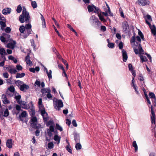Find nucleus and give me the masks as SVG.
Here are the masks:
<instances>
[{
    "label": "nucleus",
    "instance_id": "nucleus-20",
    "mask_svg": "<svg viewBox=\"0 0 156 156\" xmlns=\"http://www.w3.org/2000/svg\"><path fill=\"white\" fill-rule=\"evenodd\" d=\"M19 30L20 32L22 34H26V30L24 26H21L19 28Z\"/></svg>",
    "mask_w": 156,
    "mask_h": 156
},
{
    "label": "nucleus",
    "instance_id": "nucleus-8",
    "mask_svg": "<svg viewBox=\"0 0 156 156\" xmlns=\"http://www.w3.org/2000/svg\"><path fill=\"white\" fill-rule=\"evenodd\" d=\"M16 44V42L15 41L12 40V42L8 43L7 44V47L8 48L13 49Z\"/></svg>",
    "mask_w": 156,
    "mask_h": 156
},
{
    "label": "nucleus",
    "instance_id": "nucleus-32",
    "mask_svg": "<svg viewBox=\"0 0 156 156\" xmlns=\"http://www.w3.org/2000/svg\"><path fill=\"white\" fill-rule=\"evenodd\" d=\"M2 35L5 37V39H6L7 41H9L10 40V36L9 34L3 33L2 34Z\"/></svg>",
    "mask_w": 156,
    "mask_h": 156
},
{
    "label": "nucleus",
    "instance_id": "nucleus-13",
    "mask_svg": "<svg viewBox=\"0 0 156 156\" xmlns=\"http://www.w3.org/2000/svg\"><path fill=\"white\" fill-rule=\"evenodd\" d=\"M20 90L22 91H24L25 89L27 90L29 88L28 85H26V84L23 83L22 84L20 87H19Z\"/></svg>",
    "mask_w": 156,
    "mask_h": 156
},
{
    "label": "nucleus",
    "instance_id": "nucleus-15",
    "mask_svg": "<svg viewBox=\"0 0 156 156\" xmlns=\"http://www.w3.org/2000/svg\"><path fill=\"white\" fill-rule=\"evenodd\" d=\"M25 60L26 63L30 66L32 64V62L30 60V57L29 54H27L25 57Z\"/></svg>",
    "mask_w": 156,
    "mask_h": 156
},
{
    "label": "nucleus",
    "instance_id": "nucleus-52",
    "mask_svg": "<svg viewBox=\"0 0 156 156\" xmlns=\"http://www.w3.org/2000/svg\"><path fill=\"white\" fill-rule=\"evenodd\" d=\"M138 79L140 81H144V78L143 77L142 75L141 74H140L139 76L138 77Z\"/></svg>",
    "mask_w": 156,
    "mask_h": 156
},
{
    "label": "nucleus",
    "instance_id": "nucleus-27",
    "mask_svg": "<svg viewBox=\"0 0 156 156\" xmlns=\"http://www.w3.org/2000/svg\"><path fill=\"white\" fill-rule=\"evenodd\" d=\"M140 57L141 60V62L143 63L144 62H146L147 61L148 59L146 56L141 55H140Z\"/></svg>",
    "mask_w": 156,
    "mask_h": 156
},
{
    "label": "nucleus",
    "instance_id": "nucleus-60",
    "mask_svg": "<svg viewBox=\"0 0 156 156\" xmlns=\"http://www.w3.org/2000/svg\"><path fill=\"white\" fill-rule=\"evenodd\" d=\"M135 35H134L131 38L130 40V42L131 43H135Z\"/></svg>",
    "mask_w": 156,
    "mask_h": 156
},
{
    "label": "nucleus",
    "instance_id": "nucleus-25",
    "mask_svg": "<svg viewBox=\"0 0 156 156\" xmlns=\"http://www.w3.org/2000/svg\"><path fill=\"white\" fill-rule=\"evenodd\" d=\"M74 138L76 142H78L80 141L79 136L77 133L74 134Z\"/></svg>",
    "mask_w": 156,
    "mask_h": 156
},
{
    "label": "nucleus",
    "instance_id": "nucleus-54",
    "mask_svg": "<svg viewBox=\"0 0 156 156\" xmlns=\"http://www.w3.org/2000/svg\"><path fill=\"white\" fill-rule=\"evenodd\" d=\"M5 51L4 49L3 48H1L0 49V54L1 55H3L5 54Z\"/></svg>",
    "mask_w": 156,
    "mask_h": 156
},
{
    "label": "nucleus",
    "instance_id": "nucleus-1",
    "mask_svg": "<svg viewBox=\"0 0 156 156\" xmlns=\"http://www.w3.org/2000/svg\"><path fill=\"white\" fill-rule=\"evenodd\" d=\"M19 20L20 22L22 23H24L25 22L26 23H30V17L29 14L27 11L25 7L23 8L22 13L20 16Z\"/></svg>",
    "mask_w": 156,
    "mask_h": 156
},
{
    "label": "nucleus",
    "instance_id": "nucleus-7",
    "mask_svg": "<svg viewBox=\"0 0 156 156\" xmlns=\"http://www.w3.org/2000/svg\"><path fill=\"white\" fill-rule=\"evenodd\" d=\"M47 134L50 138L52 136V133L54 132V127L52 126H50L49 128L47 130Z\"/></svg>",
    "mask_w": 156,
    "mask_h": 156
},
{
    "label": "nucleus",
    "instance_id": "nucleus-59",
    "mask_svg": "<svg viewBox=\"0 0 156 156\" xmlns=\"http://www.w3.org/2000/svg\"><path fill=\"white\" fill-rule=\"evenodd\" d=\"M16 69L18 70H21L23 69L22 67L20 65H18L16 66Z\"/></svg>",
    "mask_w": 156,
    "mask_h": 156
},
{
    "label": "nucleus",
    "instance_id": "nucleus-4",
    "mask_svg": "<svg viewBox=\"0 0 156 156\" xmlns=\"http://www.w3.org/2000/svg\"><path fill=\"white\" fill-rule=\"evenodd\" d=\"M90 20L92 24H95L98 27L100 26L101 24L98 18L94 15L91 16L90 19Z\"/></svg>",
    "mask_w": 156,
    "mask_h": 156
},
{
    "label": "nucleus",
    "instance_id": "nucleus-45",
    "mask_svg": "<svg viewBox=\"0 0 156 156\" xmlns=\"http://www.w3.org/2000/svg\"><path fill=\"white\" fill-rule=\"evenodd\" d=\"M22 10V8L20 5L17 6L16 11L18 13H20Z\"/></svg>",
    "mask_w": 156,
    "mask_h": 156
},
{
    "label": "nucleus",
    "instance_id": "nucleus-35",
    "mask_svg": "<svg viewBox=\"0 0 156 156\" xmlns=\"http://www.w3.org/2000/svg\"><path fill=\"white\" fill-rule=\"evenodd\" d=\"M149 95L150 97V98L152 99L156 98L155 95L153 92H149Z\"/></svg>",
    "mask_w": 156,
    "mask_h": 156
},
{
    "label": "nucleus",
    "instance_id": "nucleus-23",
    "mask_svg": "<svg viewBox=\"0 0 156 156\" xmlns=\"http://www.w3.org/2000/svg\"><path fill=\"white\" fill-rule=\"evenodd\" d=\"M47 126H52L54 127L55 124L54 122L52 120H50L46 124Z\"/></svg>",
    "mask_w": 156,
    "mask_h": 156
},
{
    "label": "nucleus",
    "instance_id": "nucleus-53",
    "mask_svg": "<svg viewBox=\"0 0 156 156\" xmlns=\"http://www.w3.org/2000/svg\"><path fill=\"white\" fill-rule=\"evenodd\" d=\"M22 117H26L27 115V113L26 111H23L20 115Z\"/></svg>",
    "mask_w": 156,
    "mask_h": 156
},
{
    "label": "nucleus",
    "instance_id": "nucleus-55",
    "mask_svg": "<svg viewBox=\"0 0 156 156\" xmlns=\"http://www.w3.org/2000/svg\"><path fill=\"white\" fill-rule=\"evenodd\" d=\"M0 40L2 42H5L6 41V39L3 35L0 36Z\"/></svg>",
    "mask_w": 156,
    "mask_h": 156
},
{
    "label": "nucleus",
    "instance_id": "nucleus-43",
    "mask_svg": "<svg viewBox=\"0 0 156 156\" xmlns=\"http://www.w3.org/2000/svg\"><path fill=\"white\" fill-rule=\"evenodd\" d=\"M54 145L53 142H50L48 144V147L49 149H51L54 147Z\"/></svg>",
    "mask_w": 156,
    "mask_h": 156
},
{
    "label": "nucleus",
    "instance_id": "nucleus-44",
    "mask_svg": "<svg viewBox=\"0 0 156 156\" xmlns=\"http://www.w3.org/2000/svg\"><path fill=\"white\" fill-rule=\"evenodd\" d=\"M31 5L34 9H35L37 7V5L35 1L31 2Z\"/></svg>",
    "mask_w": 156,
    "mask_h": 156
},
{
    "label": "nucleus",
    "instance_id": "nucleus-42",
    "mask_svg": "<svg viewBox=\"0 0 156 156\" xmlns=\"http://www.w3.org/2000/svg\"><path fill=\"white\" fill-rule=\"evenodd\" d=\"M62 61L64 64L66 66L67 69H68L69 65L67 61L62 58Z\"/></svg>",
    "mask_w": 156,
    "mask_h": 156
},
{
    "label": "nucleus",
    "instance_id": "nucleus-29",
    "mask_svg": "<svg viewBox=\"0 0 156 156\" xmlns=\"http://www.w3.org/2000/svg\"><path fill=\"white\" fill-rule=\"evenodd\" d=\"M98 16L101 21L103 22H106V20L104 19V17L101 15V13H98Z\"/></svg>",
    "mask_w": 156,
    "mask_h": 156
},
{
    "label": "nucleus",
    "instance_id": "nucleus-40",
    "mask_svg": "<svg viewBox=\"0 0 156 156\" xmlns=\"http://www.w3.org/2000/svg\"><path fill=\"white\" fill-rule=\"evenodd\" d=\"M75 147L77 150H80L82 147V146L80 143H77L75 145Z\"/></svg>",
    "mask_w": 156,
    "mask_h": 156
},
{
    "label": "nucleus",
    "instance_id": "nucleus-64",
    "mask_svg": "<svg viewBox=\"0 0 156 156\" xmlns=\"http://www.w3.org/2000/svg\"><path fill=\"white\" fill-rule=\"evenodd\" d=\"M72 123L73 126L75 127H77V124L76 123V121L74 119L73 120L72 122Z\"/></svg>",
    "mask_w": 156,
    "mask_h": 156
},
{
    "label": "nucleus",
    "instance_id": "nucleus-31",
    "mask_svg": "<svg viewBox=\"0 0 156 156\" xmlns=\"http://www.w3.org/2000/svg\"><path fill=\"white\" fill-rule=\"evenodd\" d=\"M94 5H89L87 6V9L89 12H90L93 11L94 10Z\"/></svg>",
    "mask_w": 156,
    "mask_h": 156
},
{
    "label": "nucleus",
    "instance_id": "nucleus-5",
    "mask_svg": "<svg viewBox=\"0 0 156 156\" xmlns=\"http://www.w3.org/2000/svg\"><path fill=\"white\" fill-rule=\"evenodd\" d=\"M54 106L56 109L59 110L61 108L63 107V104L61 100H58L57 101H55L54 103Z\"/></svg>",
    "mask_w": 156,
    "mask_h": 156
},
{
    "label": "nucleus",
    "instance_id": "nucleus-39",
    "mask_svg": "<svg viewBox=\"0 0 156 156\" xmlns=\"http://www.w3.org/2000/svg\"><path fill=\"white\" fill-rule=\"evenodd\" d=\"M4 114L3 115V116L5 117H7L9 115V112L8 109L7 108H6V109L4 111Z\"/></svg>",
    "mask_w": 156,
    "mask_h": 156
},
{
    "label": "nucleus",
    "instance_id": "nucleus-2",
    "mask_svg": "<svg viewBox=\"0 0 156 156\" xmlns=\"http://www.w3.org/2000/svg\"><path fill=\"white\" fill-rule=\"evenodd\" d=\"M25 25V28L26 30V34H23L21 35L24 38H26L30 34H31L32 31L31 27L32 26L30 23Z\"/></svg>",
    "mask_w": 156,
    "mask_h": 156
},
{
    "label": "nucleus",
    "instance_id": "nucleus-3",
    "mask_svg": "<svg viewBox=\"0 0 156 156\" xmlns=\"http://www.w3.org/2000/svg\"><path fill=\"white\" fill-rule=\"evenodd\" d=\"M39 108L41 112V115L43 116V120L44 122L47 121L48 119V114L45 111V108L43 105L41 104V105H39Z\"/></svg>",
    "mask_w": 156,
    "mask_h": 156
},
{
    "label": "nucleus",
    "instance_id": "nucleus-63",
    "mask_svg": "<svg viewBox=\"0 0 156 156\" xmlns=\"http://www.w3.org/2000/svg\"><path fill=\"white\" fill-rule=\"evenodd\" d=\"M119 49H121L123 48V44L122 42H120L119 44Z\"/></svg>",
    "mask_w": 156,
    "mask_h": 156
},
{
    "label": "nucleus",
    "instance_id": "nucleus-17",
    "mask_svg": "<svg viewBox=\"0 0 156 156\" xmlns=\"http://www.w3.org/2000/svg\"><path fill=\"white\" fill-rule=\"evenodd\" d=\"M15 98L16 101L19 104H21L22 103V100L21 99V96L20 95H18L17 96H15Z\"/></svg>",
    "mask_w": 156,
    "mask_h": 156
},
{
    "label": "nucleus",
    "instance_id": "nucleus-46",
    "mask_svg": "<svg viewBox=\"0 0 156 156\" xmlns=\"http://www.w3.org/2000/svg\"><path fill=\"white\" fill-rule=\"evenodd\" d=\"M108 46L110 48H112L115 46V44L113 43L108 42Z\"/></svg>",
    "mask_w": 156,
    "mask_h": 156
},
{
    "label": "nucleus",
    "instance_id": "nucleus-47",
    "mask_svg": "<svg viewBox=\"0 0 156 156\" xmlns=\"http://www.w3.org/2000/svg\"><path fill=\"white\" fill-rule=\"evenodd\" d=\"M8 89V90L11 92L13 93L15 91V88L14 87L12 86H10Z\"/></svg>",
    "mask_w": 156,
    "mask_h": 156
},
{
    "label": "nucleus",
    "instance_id": "nucleus-56",
    "mask_svg": "<svg viewBox=\"0 0 156 156\" xmlns=\"http://www.w3.org/2000/svg\"><path fill=\"white\" fill-rule=\"evenodd\" d=\"M30 112H31V115L32 116H34L35 114V110L33 108L30 109Z\"/></svg>",
    "mask_w": 156,
    "mask_h": 156
},
{
    "label": "nucleus",
    "instance_id": "nucleus-34",
    "mask_svg": "<svg viewBox=\"0 0 156 156\" xmlns=\"http://www.w3.org/2000/svg\"><path fill=\"white\" fill-rule=\"evenodd\" d=\"M151 114L152 115V116H151V118H155V113L154 111V109L152 105H151Z\"/></svg>",
    "mask_w": 156,
    "mask_h": 156
},
{
    "label": "nucleus",
    "instance_id": "nucleus-62",
    "mask_svg": "<svg viewBox=\"0 0 156 156\" xmlns=\"http://www.w3.org/2000/svg\"><path fill=\"white\" fill-rule=\"evenodd\" d=\"M67 27L70 29V30H71L73 32L75 31V30L72 27V26L69 24H67Z\"/></svg>",
    "mask_w": 156,
    "mask_h": 156
},
{
    "label": "nucleus",
    "instance_id": "nucleus-26",
    "mask_svg": "<svg viewBox=\"0 0 156 156\" xmlns=\"http://www.w3.org/2000/svg\"><path fill=\"white\" fill-rule=\"evenodd\" d=\"M6 21H0V25L1 26V29L3 30L4 28L6 27V25L5 23Z\"/></svg>",
    "mask_w": 156,
    "mask_h": 156
},
{
    "label": "nucleus",
    "instance_id": "nucleus-36",
    "mask_svg": "<svg viewBox=\"0 0 156 156\" xmlns=\"http://www.w3.org/2000/svg\"><path fill=\"white\" fill-rule=\"evenodd\" d=\"M8 58L9 59L12 60L15 63H17V60L12 55L9 56Z\"/></svg>",
    "mask_w": 156,
    "mask_h": 156
},
{
    "label": "nucleus",
    "instance_id": "nucleus-58",
    "mask_svg": "<svg viewBox=\"0 0 156 156\" xmlns=\"http://www.w3.org/2000/svg\"><path fill=\"white\" fill-rule=\"evenodd\" d=\"M128 68H129V70L130 71H131L133 70H134L133 67L132 65L131 64H130V63L128 65Z\"/></svg>",
    "mask_w": 156,
    "mask_h": 156
},
{
    "label": "nucleus",
    "instance_id": "nucleus-19",
    "mask_svg": "<svg viewBox=\"0 0 156 156\" xmlns=\"http://www.w3.org/2000/svg\"><path fill=\"white\" fill-rule=\"evenodd\" d=\"M150 28L151 29L152 34L154 35H156V28L155 25H153L152 26L150 27Z\"/></svg>",
    "mask_w": 156,
    "mask_h": 156
},
{
    "label": "nucleus",
    "instance_id": "nucleus-28",
    "mask_svg": "<svg viewBox=\"0 0 156 156\" xmlns=\"http://www.w3.org/2000/svg\"><path fill=\"white\" fill-rule=\"evenodd\" d=\"M138 48L139 50V53L140 54H144V50L142 49L141 45L140 44L138 46Z\"/></svg>",
    "mask_w": 156,
    "mask_h": 156
},
{
    "label": "nucleus",
    "instance_id": "nucleus-16",
    "mask_svg": "<svg viewBox=\"0 0 156 156\" xmlns=\"http://www.w3.org/2000/svg\"><path fill=\"white\" fill-rule=\"evenodd\" d=\"M31 126L33 128L39 129L40 128V125H37V122H33L30 123Z\"/></svg>",
    "mask_w": 156,
    "mask_h": 156
},
{
    "label": "nucleus",
    "instance_id": "nucleus-21",
    "mask_svg": "<svg viewBox=\"0 0 156 156\" xmlns=\"http://www.w3.org/2000/svg\"><path fill=\"white\" fill-rule=\"evenodd\" d=\"M41 92L43 94L45 93H48L51 92V90L49 88H44L42 89L41 90Z\"/></svg>",
    "mask_w": 156,
    "mask_h": 156
},
{
    "label": "nucleus",
    "instance_id": "nucleus-57",
    "mask_svg": "<svg viewBox=\"0 0 156 156\" xmlns=\"http://www.w3.org/2000/svg\"><path fill=\"white\" fill-rule=\"evenodd\" d=\"M106 29L105 26H101V30L102 31L105 32L106 31Z\"/></svg>",
    "mask_w": 156,
    "mask_h": 156
},
{
    "label": "nucleus",
    "instance_id": "nucleus-38",
    "mask_svg": "<svg viewBox=\"0 0 156 156\" xmlns=\"http://www.w3.org/2000/svg\"><path fill=\"white\" fill-rule=\"evenodd\" d=\"M8 71L11 73H13L14 74H15L17 72V71L15 69H12V68H10L8 69Z\"/></svg>",
    "mask_w": 156,
    "mask_h": 156
},
{
    "label": "nucleus",
    "instance_id": "nucleus-24",
    "mask_svg": "<svg viewBox=\"0 0 156 156\" xmlns=\"http://www.w3.org/2000/svg\"><path fill=\"white\" fill-rule=\"evenodd\" d=\"M15 83L18 86L19 88L23 83V82L20 80H16L15 82Z\"/></svg>",
    "mask_w": 156,
    "mask_h": 156
},
{
    "label": "nucleus",
    "instance_id": "nucleus-48",
    "mask_svg": "<svg viewBox=\"0 0 156 156\" xmlns=\"http://www.w3.org/2000/svg\"><path fill=\"white\" fill-rule=\"evenodd\" d=\"M37 119L36 117H33L30 121V122L33 123V122H37Z\"/></svg>",
    "mask_w": 156,
    "mask_h": 156
},
{
    "label": "nucleus",
    "instance_id": "nucleus-11",
    "mask_svg": "<svg viewBox=\"0 0 156 156\" xmlns=\"http://www.w3.org/2000/svg\"><path fill=\"white\" fill-rule=\"evenodd\" d=\"M6 145L9 148H11L12 147V139H10L7 140L6 142Z\"/></svg>",
    "mask_w": 156,
    "mask_h": 156
},
{
    "label": "nucleus",
    "instance_id": "nucleus-49",
    "mask_svg": "<svg viewBox=\"0 0 156 156\" xmlns=\"http://www.w3.org/2000/svg\"><path fill=\"white\" fill-rule=\"evenodd\" d=\"M51 73L52 71L51 70L49 71V72H47V73L48 75V77L49 79H50L52 78V75H51Z\"/></svg>",
    "mask_w": 156,
    "mask_h": 156
},
{
    "label": "nucleus",
    "instance_id": "nucleus-41",
    "mask_svg": "<svg viewBox=\"0 0 156 156\" xmlns=\"http://www.w3.org/2000/svg\"><path fill=\"white\" fill-rule=\"evenodd\" d=\"M94 7V12L95 13H97L98 14V13H99L100 12V13H101V12L100 11V10H99V8L95 6L94 5V6H93Z\"/></svg>",
    "mask_w": 156,
    "mask_h": 156
},
{
    "label": "nucleus",
    "instance_id": "nucleus-18",
    "mask_svg": "<svg viewBox=\"0 0 156 156\" xmlns=\"http://www.w3.org/2000/svg\"><path fill=\"white\" fill-rule=\"evenodd\" d=\"M61 138V137L59 136L58 134H55L54 136V140L57 142L58 144H59L60 142Z\"/></svg>",
    "mask_w": 156,
    "mask_h": 156
},
{
    "label": "nucleus",
    "instance_id": "nucleus-33",
    "mask_svg": "<svg viewBox=\"0 0 156 156\" xmlns=\"http://www.w3.org/2000/svg\"><path fill=\"white\" fill-rule=\"evenodd\" d=\"M132 145L134 147L136 152L138 150V147L136 141H134Z\"/></svg>",
    "mask_w": 156,
    "mask_h": 156
},
{
    "label": "nucleus",
    "instance_id": "nucleus-6",
    "mask_svg": "<svg viewBox=\"0 0 156 156\" xmlns=\"http://www.w3.org/2000/svg\"><path fill=\"white\" fill-rule=\"evenodd\" d=\"M136 3L140 5L143 6L149 5L150 2L149 0H138Z\"/></svg>",
    "mask_w": 156,
    "mask_h": 156
},
{
    "label": "nucleus",
    "instance_id": "nucleus-12",
    "mask_svg": "<svg viewBox=\"0 0 156 156\" xmlns=\"http://www.w3.org/2000/svg\"><path fill=\"white\" fill-rule=\"evenodd\" d=\"M122 27L125 31H127L128 30V29L129 28V25L126 21H125L122 23Z\"/></svg>",
    "mask_w": 156,
    "mask_h": 156
},
{
    "label": "nucleus",
    "instance_id": "nucleus-14",
    "mask_svg": "<svg viewBox=\"0 0 156 156\" xmlns=\"http://www.w3.org/2000/svg\"><path fill=\"white\" fill-rule=\"evenodd\" d=\"M143 91L144 92V95H145V96L146 99V100H147V105H148V107H150V106L149 105H151V102L150 100L149 99V98L148 96V95L146 92V90L145 89H144V90H143Z\"/></svg>",
    "mask_w": 156,
    "mask_h": 156
},
{
    "label": "nucleus",
    "instance_id": "nucleus-30",
    "mask_svg": "<svg viewBox=\"0 0 156 156\" xmlns=\"http://www.w3.org/2000/svg\"><path fill=\"white\" fill-rule=\"evenodd\" d=\"M25 73H17L16 76V78H22L23 77L25 76Z\"/></svg>",
    "mask_w": 156,
    "mask_h": 156
},
{
    "label": "nucleus",
    "instance_id": "nucleus-10",
    "mask_svg": "<svg viewBox=\"0 0 156 156\" xmlns=\"http://www.w3.org/2000/svg\"><path fill=\"white\" fill-rule=\"evenodd\" d=\"M123 60L124 62H126L128 58V56L126 51L124 49L122 51Z\"/></svg>",
    "mask_w": 156,
    "mask_h": 156
},
{
    "label": "nucleus",
    "instance_id": "nucleus-61",
    "mask_svg": "<svg viewBox=\"0 0 156 156\" xmlns=\"http://www.w3.org/2000/svg\"><path fill=\"white\" fill-rule=\"evenodd\" d=\"M20 105H22L23 106V108H27V106L26 105V102L25 101H23L22 102V103H21V104Z\"/></svg>",
    "mask_w": 156,
    "mask_h": 156
},
{
    "label": "nucleus",
    "instance_id": "nucleus-9",
    "mask_svg": "<svg viewBox=\"0 0 156 156\" xmlns=\"http://www.w3.org/2000/svg\"><path fill=\"white\" fill-rule=\"evenodd\" d=\"M11 11V9L9 8H6L3 9L2 11V13L5 15L10 14Z\"/></svg>",
    "mask_w": 156,
    "mask_h": 156
},
{
    "label": "nucleus",
    "instance_id": "nucleus-37",
    "mask_svg": "<svg viewBox=\"0 0 156 156\" xmlns=\"http://www.w3.org/2000/svg\"><path fill=\"white\" fill-rule=\"evenodd\" d=\"M55 126L56 129H57L60 130L61 132H62L63 131L62 128L58 124L56 123L55 124Z\"/></svg>",
    "mask_w": 156,
    "mask_h": 156
},
{
    "label": "nucleus",
    "instance_id": "nucleus-50",
    "mask_svg": "<svg viewBox=\"0 0 156 156\" xmlns=\"http://www.w3.org/2000/svg\"><path fill=\"white\" fill-rule=\"evenodd\" d=\"M66 149L70 153H72V151L71 149V147L69 145L66 146Z\"/></svg>",
    "mask_w": 156,
    "mask_h": 156
},
{
    "label": "nucleus",
    "instance_id": "nucleus-22",
    "mask_svg": "<svg viewBox=\"0 0 156 156\" xmlns=\"http://www.w3.org/2000/svg\"><path fill=\"white\" fill-rule=\"evenodd\" d=\"M136 39L137 41H136V44H135V46L137 47L140 44L141 39L140 37L138 36H137L136 37Z\"/></svg>",
    "mask_w": 156,
    "mask_h": 156
},
{
    "label": "nucleus",
    "instance_id": "nucleus-51",
    "mask_svg": "<svg viewBox=\"0 0 156 156\" xmlns=\"http://www.w3.org/2000/svg\"><path fill=\"white\" fill-rule=\"evenodd\" d=\"M11 28L9 27H7L5 29V32L7 33H10L11 31Z\"/></svg>",
    "mask_w": 156,
    "mask_h": 156
}]
</instances>
